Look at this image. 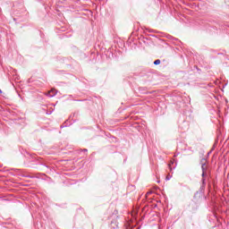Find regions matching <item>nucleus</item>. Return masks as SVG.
Instances as JSON below:
<instances>
[{"label": "nucleus", "instance_id": "f257e3e1", "mask_svg": "<svg viewBox=\"0 0 229 229\" xmlns=\"http://www.w3.org/2000/svg\"><path fill=\"white\" fill-rule=\"evenodd\" d=\"M48 94L50 95V98H54V96H56V89H52L50 91H48Z\"/></svg>", "mask_w": 229, "mask_h": 229}, {"label": "nucleus", "instance_id": "f03ea898", "mask_svg": "<svg viewBox=\"0 0 229 229\" xmlns=\"http://www.w3.org/2000/svg\"><path fill=\"white\" fill-rule=\"evenodd\" d=\"M154 65H160V60L157 59L154 62Z\"/></svg>", "mask_w": 229, "mask_h": 229}]
</instances>
